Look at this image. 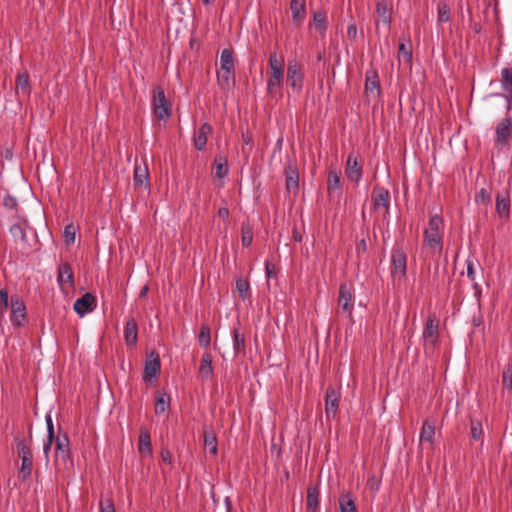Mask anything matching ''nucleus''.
<instances>
[{
    "label": "nucleus",
    "mask_w": 512,
    "mask_h": 512,
    "mask_svg": "<svg viewBox=\"0 0 512 512\" xmlns=\"http://www.w3.org/2000/svg\"><path fill=\"white\" fill-rule=\"evenodd\" d=\"M444 221L438 214L431 216L423 233V247L431 256H440L443 250Z\"/></svg>",
    "instance_id": "obj_1"
},
{
    "label": "nucleus",
    "mask_w": 512,
    "mask_h": 512,
    "mask_svg": "<svg viewBox=\"0 0 512 512\" xmlns=\"http://www.w3.org/2000/svg\"><path fill=\"white\" fill-rule=\"evenodd\" d=\"M268 67L267 93L272 97L281 96L284 79V58L278 56L276 51L271 52Z\"/></svg>",
    "instance_id": "obj_2"
},
{
    "label": "nucleus",
    "mask_w": 512,
    "mask_h": 512,
    "mask_svg": "<svg viewBox=\"0 0 512 512\" xmlns=\"http://www.w3.org/2000/svg\"><path fill=\"white\" fill-rule=\"evenodd\" d=\"M18 457L21 459V467L18 471L19 480L25 481L31 477L33 469V454L30 443L19 435L14 436Z\"/></svg>",
    "instance_id": "obj_3"
},
{
    "label": "nucleus",
    "mask_w": 512,
    "mask_h": 512,
    "mask_svg": "<svg viewBox=\"0 0 512 512\" xmlns=\"http://www.w3.org/2000/svg\"><path fill=\"white\" fill-rule=\"evenodd\" d=\"M390 274L394 281L401 282L406 278L407 255L400 245L392 248Z\"/></svg>",
    "instance_id": "obj_4"
},
{
    "label": "nucleus",
    "mask_w": 512,
    "mask_h": 512,
    "mask_svg": "<svg viewBox=\"0 0 512 512\" xmlns=\"http://www.w3.org/2000/svg\"><path fill=\"white\" fill-rule=\"evenodd\" d=\"M422 337L424 339L425 353H432L439 341V321L435 314L428 316Z\"/></svg>",
    "instance_id": "obj_5"
},
{
    "label": "nucleus",
    "mask_w": 512,
    "mask_h": 512,
    "mask_svg": "<svg viewBox=\"0 0 512 512\" xmlns=\"http://www.w3.org/2000/svg\"><path fill=\"white\" fill-rule=\"evenodd\" d=\"M152 106L157 119L167 120L171 116V104L167 100L164 89L161 86L153 88Z\"/></svg>",
    "instance_id": "obj_6"
},
{
    "label": "nucleus",
    "mask_w": 512,
    "mask_h": 512,
    "mask_svg": "<svg viewBox=\"0 0 512 512\" xmlns=\"http://www.w3.org/2000/svg\"><path fill=\"white\" fill-rule=\"evenodd\" d=\"M283 173L287 193L297 195L299 192V171L295 157L287 158Z\"/></svg>",
    "instance_id": "obj_7"
},
{
    "label": "nucleus",
    "mask_w": 512,
    "mask_h": 512,
    "mask_svg": "<svg viewBox=\"0 0 512 512\" xmlns=\"http://www.w3.org/2000/svg\"><path fill=\"white\" fill-rule=\"evenodd\" d=\"M287 83L293 91L301 92L304 85L303 66L296 59H290L287 64Z\"/></svg>",
    "instance_id": "obj_8"
},
{
    "label": "nucleus",
    "mask_w": 512,
    "mask_h": 512,
    "mask_svg": "<svg viewBox=\"0 0 512 512\" xmlns=\"http://www.w3.org/2000/svg\"><path fill=\"white\" fill-rule=\"evenodd\" d=\"M61 427H59V431ZM55 448H56V459L55 462L58 464L60 461L66 466L67 463L72 465V459L70 454V442L67 433L59 435L55 439Z\"/></svg>",
    "instance_id": "obj_9"
},
{
    "label": "nucleus",
    "mask_w": 512,
    "mask_h": 512,
    "mask_svg": "<svg viewBox=\"0 0 512 512\" xmlns=\"http://www.w3.org/2000/svg\"><path fill=\"white\" fill-rule=\"evenodd\" d=\"M371 200L374 210L384 209V219L389 215L390 209V193L383 186L376 185L371 194Z\"/></svg>",
    "instance_id": "obj_10"
},
{
    "label": "nucleus",
    "mask_w": 512,
    "mask_h": 512,
    "mask_svg": "<svg viewBox=\"0 0 512 512\" xmlns=\"http://www.w3.org/2000/svg\"><path fill=\"white\" fill-rule=\"evenodd\" d=\"M501 84L504 94L493 93L490 97L504 98L507 102L506 109L509 111L512 106V68H503L501 71Z\"/></svg>",
    "instance_id": "obj_11"
},
{
    "label": "nucleus",
    "mask_w": 512,
    "mask_h": 512,
    "mask_svg": "<svg viewBox=\"0 0 512 512\" xmlns=\"http://www.w3.org/2000/svg\"><path fill=\"white\" fill-rule=\"evenodd\" d=\"M340 397L339 389L331 385L327 387L325 394V414L327 419L337 416Z\"/></svg>",
    "instance_id": "obj_12"
},
{
    "label": "nucleus",
    "mask_w": 512,
    "mask_h": 512,
    "mask_svg": "<svg viewBox=\"0 0 512 512\" xmlns=\"http://www.w3.org/2000/svg\"><path fill=\"white\" fill-rule=\"evenodd\" d=\"M11 322L14 326L22 327L26 322V306L18 295H13L10 299Z\"/></svg>",
    "instance_id": "obj_13"
},
{
    "label": "nucleus",
    "mask_w": 512,
    "mask_h": 512,
    "mask_svg": "<svg viewBox=\"0 0 512 512\" xmlns=\"http://www.w3.org/2000/svg\"><path fill=\"white\" fill-rule=\"evenodd\" d=\"M358 154L349 153L345 166V175L351 182L358 184L362 178V164L358 161Z\"/></svg>",
    "instance_id": "obj_14"
},
{
    "label": "nucleus",
    "mask_w": 512,
    "mask_h": 512,
    "mask_svg": "<svg viewBox=\"0 0 512 512\" xmlns=\"http://www.w3.org/2000/svg\"><path fill=\"white\" fill-rule=\"evenodd\" d=\"M353 298V285L348 282L342 283L339 287V309L351 315L353 311Z\"/></svg>",
    "instance_id": "obj_15"
},
{
    "label": "nucleus",
    "mask_w": 512,
    "mask_h": 512,
    "mask_svg": "<svg viewBox=\"0 0 512 512\" xmlns=\"http://www.w3.org/2000/svg\"><path fill=\"white\" fill-rule=\"evenodd\" d=\"M496 207L495 211L500 219L502 220H509L510 218V208H511V201H510V193L508 189H505L501 192H498L496 194Z\"/></svg>",
    "instance_id": "obj_16"
},
{
    "label": "nucleus",
    "mask_w": 512,
    "mask_h": 512,
    "mask_svg": "<svg viewBox=\"0 0 512 512\" xmlns=\"http://www.w3.org/2000/svg\"><path fill=\"white\" fill-rule=\"evenodd\" d=\"M160 369L161 362L159 354L153 350L146 358L143 379L151 380L152 378H155L160 372Z\"/></svg>",
    "instance_id": "obj_17"
},
{
    "label": "nucleus",
    "mask_w": 512,
    "mask_h": 512,
    "mask_svg": "<svg viewBox=\"0 0 512 512\" xmlns=\"http://www.w3.org/2000/svg\"><path fill=\"white\" fill-rule=\"evenodd\" d=\"M435 437V421H431L430 419H426L423 422L421 432H420V448L424 449L427 444L430 450L433 449Z\"/></svg>",
    "instance_id": "obj_18"
},
{
    "label": "nucleus",
    "mask_w": 512,
    "mask_h": 512,
    "mask_svg": "<svg viewBox=\"0 0 512 512\" xmlns=\"http://www.w3.org/2000/svg\"><path fill=\"white\" fill-rule=\"evenodd\" d=\"M96 306V298L91 293L87 292L78 298L74 303V310L80 316L92 312Z\"/></svg>",
    "instance_id": "obj_19"
},
{
    "label": "nucleus",
    "mask_w": 512,
    "mask_h": 512,
    "mask_svg": "<svg viewBox=\"0 0 512 512\" xmlns=\"http://www.w3.org/2000/svg\"><path fill=\"white\" fill-rule=\"evenodd\" d=\"M511 125L512 121L509 117H506L501 122L498 123L496 127V142L501 146H506L509 143V138L511 136Z\"/></svg>",
    "instance_id": "obj_20"
},
{
    "label": "nucleus",
    "mask_w": 512,
    "mask_h": 512,
    "mask_svg": "<svg viewBox=\"0 0 512 512\" xmlns=\"http://www.w3.org/2000/svg\"><path fill=\"white\" fill-rule=\"evenodd\" d=\"M124 340L128 347H135L138 341V324L134 317H129L124 327Z\"/></svg>",
    "instance_id": "obj_21"
},
{
    "label": "nucleus",
    "mask_w": 512,
    "mask_h": 512,
    "mask_svg": "<svg viewBox=\"0 0 512 512\" xmlns=\"http://www.w3.org/2000/svg\"><path fill=\"white\" fill-rule=\"evenodd\" d=\"M365 93L368 98H373L376 101L380 96V82L377 72L373 71L371 74L367 73L365 81Z\"/></svg>",
    "instance_id": "obj_22"
},
{
    "label": "nucleus",
    "mask_w": 512,
    "mask_h": 512,
    "mask_svg": "<svg viewBox=\"0 0 512 512\" xmlns=\"http://www.w3.org/2000/svg\"><path fill=\"white\" fill-rule=\"evenodd\" d=\"M138 452L141 457H151L152 456V444H151V435L149 430L142 426L139 430V440H138Z\"/></svg>",
    "instance_id": "obj_23"
},
{
    "label": "nucleus",
    "mask_w": 512,
    "mask_h": 512,
    "mask_svg": "<svg viewBox=\"0 0 512 512\" xmlns=\"http://www.w3.org/2000/svg\"><path fill=\"white\" fill-rule=\"evenodd\" d=\"M57 281L62 288L64 284H68L69 287L74 286V273L68 262H61L59 264Z\"/></svg>",
    "instance_id": "obj_24"
},
{
    "label": "nucleus",
    "mask_w": 512,
    "mask_h": 512,
    "mask_svg": "<svg viewBox=\"0 0 512 512\" xmlns=\"http://www.w3.org/2000/svg\"><path fill=\"white\" fill-rule=\"evenodd\" d=\"M217 83L222 91H229L235 86V69L217 72Z\"/></svg>",
    "instance_id": "obj_25"
},
{
    "label": "nucleus",
    "mask_w": 512,
    "mask_h": 512,
    "mask_svg": "<svg viewBox=\"0 0 512 512\" xmlns=\"http://www.w3.org/2000/svg\"><path fill=\"white\" fill-rule=\"evenodd\" d=\"M290 10L292 13V20L295 24L300 26L306 18V1L305 0H291Z\"/></svg>",
    "instance_id": "obj_26"
},
{
    "label": "nucleus",
    "mask_w": 512,
    "mask_h": 512,
    "mask_svg": "<svg viewBox=\"0 0 512 512\" xmlns=\"http://www.w3.org/2000/svg\"><path fill=\"white\" fill-rule=\"evenodd\" d=\"M392 4L389 0H380L376 4V13L380 17L383 24L390 27L392 22Z\"/></svg>",
    "instance_id": "obj_27"
},
{
    "label": "nucleus",
    "mask_w": 512,
    "mask_h": 512,
    "mask_svg": "<svg viewBox=\"0 0 512 512\" xmlns=\"http://www.w3.org/2000/svg\"><path fill=\"white\" fill-rule=\"evenodd\" d=\"M212 126L205 122L201 125L198 132L194 135V146L197 150L202 151L207 144V136L212 133Z\"/></svg>",
    "instance_id": "obj_28"
},
{
    "label": "nucleus",
    "mask_w": 512,
    "mask_h": 512,
    "mask_svg": "<svg viewBox=\"0 0 512 512\" xmlns=\"http://www.w3.org/2000/svg\"><path fill=\"white\" fill-rule=\"evenodd\" d=\"M342 181L341 172L336 169H330L327 178V191L331 195L332 193L341 192Z\"/></svg>",
    "instance_id": "obj_29"
},
{
    "label": "nucleus",
    "mask_w": 512,
    "mask_h": 512,
    "mask_svg": "<svg viewBox=\"0 0 512 512\" xmlns=\"http://www.w3.org/2000/svg\"><path fill=\"white\" fill-rule=\"evenodd\" d=\"M15 90L18 93L19 91L22 92V94L28 96L31 93L30 88V76L27 70H24L22 72H19L16 77L15 81Z\"/></svg>",
    "instance_id": "obj_30"
},
{
    "label": "nucleus",
    "mask_w": 512,
    "mask_h": 512,
    "mask_svg": "<svg viewBox=\"0 0 512 512\" xmlns=\"http://www.w3.org/2000/svg\"><path fill=\"white\" fill-rule=\"evenodd\" d=\"M198 373L206 380L213 375L212 355L209 352L203 354Z\"/></svg>",
    "instance_id": "obj_31"
},
{
    "label": "nucleus",
    "mask_w": 512,
    "mask_h": 512,
    "mask_svg": "<svg viewBox=\"0 0 512 512\" xmlns=\"http://www.w3.org/2000/svg\"><path fill=\"white\" fill-rule=\"evenodd\" d=\"M313 25L321 36L327 31V14L324 10H319L313 14Z\"/></svg>",
    "instance_id": "obj_32"
},
{
    "label": "nucleus",
    "mask_w": 512,
    "mask_h": 512,
    "mask_svg": "<svg viewBox=\"0 0 512 512\" xmlns=\"http://www.w3.org/2000/svg\"><path fill=\"white\" fill-rule=\"evenodd\" d=\"M307 510L317 511L319 508V488L317 486H309L307 489Z\"/></svg>",
    "instance_id": "obj_33"
},
{
    "label": "nucleus",
    "mask_w": 512,
    "mask_h": 512,
    "mask_svg": "<svg viewBox=\"0 0 512 512\" xmlns=\"http://www.w3.org/2000/svg\"><path fill=\"white\" fill-rule=\"evenodd\" d=\"M339 508L340 512H358L355 501L349 492L340 495Z\"/></svg>",
    "instance_id": "obj_34"
},
{
    "label": "nucleus",
    "mask_w": 512,
    "mask_h": 512,
    "mask_svg": "<svg viewBox=\"0 0 512 512\" xmlns=\"http://www.w3.org/2000/svg\"><path fill=\"white\" fill-rule=\"evenodd\" d=\"M220 69L229 70L235 69L234 51L232 48H225L220 56Z\"/></svg>",
    "instance_id": "obj_35"
},
{
    "label": "nucleus",
    "mask_w": 512,
    "mask_h": 512,
    "mask_svg": "<svg viewBox=\"0 0 512 512\" xmlns=\"http://www.w3.org/2000/svg\"><path fill=\"white\" fill-rule=\"evenodd\" d=\"M245 337L237 328L233 330V349L236 356L245 355Z\"/></svg>",
    "instance_id": "obj_36"
},
{
    "label": "nucleus",
    "mask_w": 512,
    "mask_h": 512,
    "mask_svg": "<svg viewBox=\"0 0 512 512\" xmlns=\"http://www.w3.org/2000/svg\"><path fill=\"white\" fill-rule=\"evenodd\" d=\"M204 447L209 449L212 455H216L218 452L217 437L212 430L204 431Z\"/></svg>",
    "instance_id": "obj_37"
},
{
    "label": "nucleus",
    "mask_w": 512,
    "mask_h": 512,
    "mask_svg": "<svg viewBox=\"0 0 512 512\" xmlns=\"http://www.w3.org/2000/svg\"><path fill=\"white\" fill-rule=\"evenodd\" d=\"M170 408V396L166 393H157L155 414H163Z\"/></svg>",
    "instance_id": "obj_38"
},
{
    "label": "nucleus",
    "mask_w": 512,
    "mask_h": 512,
    "mask_svg": "<svg viewBox=\"0 0 512 512\" xmlns=\"http://www.w3.org/2000/svg\"><path fill=\"white\" fill-rule=\"evenodd\" d=\"M215 175L218 178H224L228 174V166L226 158L216 156L214 159Z\"/></svg>",
    "instance_id": "obj_39"
},
{
    "label": "nucleus",
    "mask_w": 512,
    "mask_h": 512,
    "mask_svg": "<svg viewBox=\"0 0 512 512\" xmlns=\"http://www.w3.org/2000/svg\"><path fill=\"white\" fill-rule=\"evenodd\" d=\"M236 290L239 294V297L242 300H245L250 297V284L248 279L238 278L236 280Z\"/></svg>",
    "instance_id": "obj_40"
},
{
    "label": "nucleus",
    "mask_w": 512,
    "mask_h": 512,
    "mask_svg": "<svg viewBox=\"0 0 512 512\" xmlns=\"http://www.w3.org/2000/svg\"><path fill=\"white\" fill-rule=\"evenodd\" d=\"M198 342L200 346L208 348L211 343V330L207 324H203L200 327L198 334Z\"/></svg>",
    "instance_id": "obj_41"
},
{
    "label": "nucleus",
    "mask_w": 512,
    "mask_h": 512,
    "mask_svg": "<svg viewBox=\"0 0 512 512\" xmlns=\"http://www.w3.org/2000/svg\"><path fill=\"white\" fill-rule=\"evenodd\" d=\"M470 437L474 441H480L481 444L483 443V428L480 421H470Z\"/></svg>",
    "instance_id": "obj_42"
},
{
    "label": "nucleus",
    "mask_w": 512,
    "mask_h": 512,
    "mask_svg": "<svg viewBox=\"0 0 512 512\" xmlns=\"http://www.w3.org/2000/svg\"><path fill=\"white\" fill-rule=\"evenodd\" d=\"M437 12H438V23H446L450 20L451 11L450 6L444 2L441 1L437 5Z\"/></svg>",
    "instance_id": "obj_43"
},
{
    "label": "nucleus",
    "mask_w": 512,
    "mask_h": 512,
    "mask_svg": "<svg viewBox=\"0 0 512 512\" xmlns=\"http://www.w3.org/2000/svg\"><path fill=\"white\" fill-rule=\"evenodd\" d=\"M148 170L147 168H141L136 166L134 170V185L135 186H141L145 185L147 186V180H148Z\"/></svg>",
    "instance_id": "obj_44"
},
{
    "label": "nucleus",
    "mask_w": 512,
    "mask_h": 512,
    "mask_svg": "<svg viewBox=\"0 0 512 512\" xmlns=\"http://www.w3.org/2000/svg\"><path fill=\"white\" fill-rule=\"evenodd\" d=\"M253 241V230L249 224H242L241 243L243 247H249Z\"/></svg>",
    "instance_id": "obj_45"
},
{
    "label": "nucleus",
    "mask_w": 512,
    "mask_h": 512,
    "mask_svg": "<svg viewBox=\"0 0 512 512\" xmlns=\"http://www.w3.org/2000/svg\"><path fill=\"white\" fill-rule=\"evenodd\" d=\"M398 55L402 57L406 63H410L412 60V48L411 42L408 40V43L400 42L398 46Z\"/></svg>",
    "instance_id": "obj_46"
},
{
    "label": "nucleus",
    "mask_w": 512,
    "mask_h": 512,
    "mask_svg": "<svg viewBox=\"0 0 512 512\" xmlns=\"http://www.w3.org/2000/svg\"><path fill=\"white\" fill-rule=\"evenodd\" d=\"M502 386L512 391V363H508L502 371Z\"/></svg>",
    "instance_id": "obj_47"
},
{
    "label": "nucleus",
    "mask_w": 512,
    "mask_h": 512,
    "mask_svg": "<svg viewBox=\"0 0 512 512\" xmlns=\"http://www.w3.org/2000/svg\"><path fill=\"white\" fill-rule=\"evenodd\" d=\"M76 226L74 224H67L64 228L63 237L67 245H71L75 242Z\"/></svg>",
    "instance_id": "obj_48"
},
{
    "label": "nucleus",
    "mask_w": 512,
    "mask_h": 512,
    "mask_svg": "<svg viewBox=\"0 0 512 512\" xmlns=\"http://www.w3.org/2000/svg\"><path fill=\"white\" fill-rule=\"evenodd\" d=\"M9 307V296H8V290L6 288H2L0 290V321L4 317V312Z\"/></svg>",
    "instance_id": "obj_49"
},
{
    "label": "nucleus",
    "mask_w": 512,
    "mask_h": 512,
    "mask_svg": "<svg viewBox=\"0 0 512 512\" xmlns=\"http://www.w3.org/2000/svg\"><path fill=\"white\" fill-rule=\"evenodd\" d=\"M10 233L14 238H20L22 241L27 240L26 233L20 224H14L10 227Z\"/></svg>",
    "instance_id": "obj_50"
},
{
    "label": "nucleus",
    "mask_w": 512,
    "mask_h": 512,
    "mask_svg": "<svg viewBox=\"0 0 512 512\" xmlns=\"http://www.w3.org/2000/svg\"><path fill=\"white\" fill-rule=\"evenodd\" d=\"M476 201H480L485 205H490L492 203L491 194L485 188H482L476 195Z\"/></svg>",
    "instance_id": "obj_51"
},
{
    "label": "nucleus",
    "mask_w": 512,
    "mask_h": 512,
    "mask_svg": "<svg viewBox=\"0 0 512 512\" xmlns=\"http://www.w3.org/2000/svg\"><path fill=\"white\" fill-rule=\"evenodd\" d=\"M3 206L7 209H16L18 207V201L16 197L7 192L3 197Z\"/></svg>",
    "instance_id": "obj_52"
},
{
    "label": "nucleus",
    "mask_w": 512,
    "mask_h": 512,
    "mask_svg": "<svg viewBox=\"0 0 512 512\" xmlns=\"http://www.w3.org/2000/svg\"><path fill=\"white\" fill-rule=\"evenodd\" d=\"M265 273L268 279L277 277V269L274 263L267 260L265 262Z\"/></svg>",
    "instance_id": "obj_53"
},
{
    "label": "nucleus",
    "mask_w": 512,
    "mask_h": 512,
    "mask_svg": "<svg viewBox=\"0 0 512 512\" xmlns=\"http://www.w3.org/2000/svg\"><path fill=\"white\" fill-rule=\"evenodd\" d=\"M100 512H116L112 500L106 499L100 501Z\"/></svg>",
    "instance_id": "obj_54"
},
{
    "label": "nucleus",
    "mask_w": 512,
    "mask_h": 512,
    "mask_svg": "<svg viewBox=\"0 0 512 512\" xmlns=\"http://www.w3.org/2000/svg\"><path fill=\"white\" fill-rule=\"evenodd\" d=\"M46 424H47V438H55V431H54V424L52 421L51 416L48 414L46 415Z\"/></svg>",
    "instance_id": "obj_55"
},
{
    "label": "nucleus",
    "mask_w": 512,
    "mask_h": 512,
    "mask_svg": "<svg viewBox=\"0 0 512 512\" xmlns=\"http://www.w3.org/2000/svg\"><path fill=\"white\" fill-rule=\"evenodd\" d=\"M367 242H366V239L365 238H362L359 242H357L356 244V253H357V256L359 257L361 254H364L367 252Z\"/></svg>",
    "instance_id": "obj_56"
},
{
    "label": "nucleus",
    "mask_w": 512,
    "mask_h": 512,
    "mask_svg": "<svg viewBox=\"0 0 512 512\" xmlns=\"http://www.w3.org/2000/svg\"><path fill=\"white\" fill-rule=\"evenodd\" d=\"M347 37L350 41H354L357 37V26L354 23H351L347 27Z\"/></svg>",
    "instance_id": "obj_57"
},
{
    "label": "nucleus",
    "mask_w": 512,
    "mask_h": 512,
    "mask_svg": "<svg viewBox=\"0 0 512 512\" xmlns=\"http://www.w3.org/2000/svg\"><path fill=\"white\" fill-rule=\"evenodd\" d=\"M55 442V439H52V438H47L44 442V445H43V453L46 457V459L48 460L49 458V453L51 451V447H52V444Z\"/></svg>",
    "instance_id": "obj_58"
},
{
    "label": "nucleus",
    "mask_w": 512,
    "mask_h": 512,
    "mask_svg": "<svg viewBox=\"0 0 512 512\" xmlns=\"http://www.w3.org/2000/svg\"><path fill=\"white\" fill-rule=\"evenodd\" d=\"M161 459L167 464H172V455L167 448H162L160 453Z\"/></svg>",
    "instance_id": "obj_59"
},
{
    "label": "nucleus",
    "mask_w": 512,
    "mask_h": 512,
    "mask_svg": "<svg viewBox=\"0 0 512 512\" xmlns=\"http://www.w3.org/2000/svg\"><path fill=\"white\" fill-rule=\"evenodd\" d=\"M467 277L474 282L475 273L473 268V262L471 260H467Z\"/></svg>",
    "instance_id": "obj_60"
},
{
    "label": "nucleus",
    "mask_w": 512,
    "mask_h": 512,
    "mask_svg": "<svg viewBox=\"0 0 512 512\" xmlns=\"http://www.w3.org/2000/svg\"><path fill=\"white\" fill-rule=\"evenodd\" d=\"M242 140H243V144H244V145H249V144H251V143H252V140H253V138H252V134H251L250 132H248V131H247V132H245V133L243 132V133H242Z\"/></svg>",
    "instance_id": "obj_61"
},
{
    "label": "nucleus",
    "mask_w": 512,
    "mask_h": 512,
    "mask_svg": "<svg viewBox=\"0 0 512 512\" xmlns=\"http://www.w3.org/2000/svg\"><path fill=\"white\" fill-rule=\"evenodd\" d=\"M218 216L223 219H228L229 217V210L226 207H221L218 209Z\"/></svg>",
    "instance_id": "obj_62"
},
{
    "label": "nucleus",
    "mask_w": 512,
    "mask_h": 512,
    "mask_svg": "<svg viewBox=\"0 0 512 512\" xmlns=\"http://www.w3.org/2000/svg\"><path fill=\"white\" fill-rule=\"evenodd\" d=\"M472 322L475 327L480 326L483 323L482 316L480 314L478 316H473Z\"/></svg>",
    "instance_id": "obj_63"
},
{
    "label": "nucleus",
    "mask_w": 512,
    "mask_h": 512,
    "mask_svg": "<svg viewBox=\"0 0 512 512\" xmlns=\"http://www.w3.org/2000/svg\"><path fill=\"white\" fill-rule=\"evenodd\" d=\"M293 239L296 242H301L302 241V235H301V233L296 228L293 229Z\"/></svg>",
    "instance_id": "obj_64"
}]
</instances>
